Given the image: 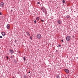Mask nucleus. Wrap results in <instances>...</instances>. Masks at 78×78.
<instances>
[{
    "instance_id": "obj_14",
    "label": "nucleus",
    "mask_w": 78,
    "mask_h": 78,
    "mask_svg": "<svg viewBox=\"0 0 78 78\" xmlns=\"http://www.w3.org/2000/svg\"><path fill=\"white\" fill-rule=\"evenodd\" d=\"M23 59L24 61H25V57H23Z\"/></svg>"
},
{
    "instance_id": "obj_12",
    "label": "nucleus",
    "mask_w": 78,
    "mask_h": 78,
    "mask_svg": "<svg viewBox=\"0 0 78 78\" xmlns=\"http://www.w3.org/2000/svg\"><path fill=\"white\" fill-rule=\"evenodd\" d=\"M57 78H59V76H58V75H57Z\"/></svg>"
},
{
    "instance_id": "obj_26",
    "label": "nucleus",
    "mask_w": 78,
    "mask_h": 78,
    "mask_svg": "<svg viewBox=\"0 0 78 78\" xmlns=\"http://www.w3.org/2000/svg\"><path fill=\"white\" fill-rule=\"evenodd\" d=\"M11 58H12V56H11Z\"/></svg>"
},
{
    "instance_id": "obj_22",
    "label": "nucleus",
    "mask_w": 78,
    "mask_h": 78,
    "mask_svg": "<svg viewBox=\"0 0 78 78\" xmlns=\"http://www.w3.org/2000/svg\"><path fill=\"white\" fill-rule=\"evenodd\" d=\"M61 41L62 42H63V40H62Z\"/></svg>"
},
{
    "instance_id": "obj_20",
    "label": "nucleus",
    "mask_w": 78,
    "mask_h": 78,
    "mask_svg": "<svg viewBox=\"0 0 78 78\" xmlns=\"http://www.w3.org/2000/svg\"><path fill=\"white\" fill-rule=\"evenodd\" d=\"M11 12H12L11 13H12V12L13 11L12 10H11Z\"/></svg>"
},
{
    "instance_id": "obj_19",
    "label": "nucleus",
    "mask_w": 78,
    "mask_h": 78,
    "mask_svg": "<svg viewBox=\"0 0 78 78\" xmlns=\"http://www.w3.org/2000/svg\"><path fill=\"white\" fill-rule=\"evenodd\" d=\"M34 23H36V20H35L34 21Z\"/></svg>"
},
{
    "instance_id": "obj_24",
    "label": "nucleus",
    "mask_w": 78,
    "mask_h": 78,
    "mask_svg": "<svg viewBox=\"0 0 78 78\" xmlns=\"http://www.w3.org/2000/svg\"><path fill=\"white\" fill-rule=\"evenodd\" d=\"M0 15H2V12L0 13Z\"/></svg>"
},
{
    "instance_id": "obj_2",
    "label": "nucleus",
    "mask_w": 78,
    "mask_h": 78,
    "mask_svg": "<svg viewBox=\"0 0 78 78\" xmlns=\"http://www.w3.org/2000/svg\"><path fill=\"white\" fill-rule=\"evenodd\" d=\"M37 38L38 39H41V35L40 34H38L37 36Z\"/></svg>"
},
{
    "instance_id": "obj_10",
    "label": "nucleus",
    "mask_w": 78,
    "mask_h": 78,
    "mask_svg": "<svg viewBox=\"0 0 78 78\" xmlns=\"http://www.w3.org/2000/svg\"><path fill=\"white\" fill-rule=\"evenodd\" d=\"M66 17H67V18L68 19V18H69V17H70V16H66Z\"/></svg>"
},
{
    "instance_id": "obj_6",
    "label": "nucleus",
    "mask_w": 78,
    "mask_h": 78,
    "mask_svg": "<svg viewBox=\"0 0 78 78\" xmlns=\"http://www.w3.org/2000/svg\"><path fill=\"white\" fill-rule=\"evenodd\" d=\"M2 34L3 36H5V33L4 32H2Z\"/></svg>"
},
{
    "instance_id": "obj_5",
    "label": "nucleus",
    "mask_w": 78,
    "mask_h": 78,
    "mask_svg": "<svg viewBox=\"0 0 78 78\" xmlns=\"http://www.w3.org/2000/svg\"><path fill=\"white\" fill-rule=\"evenodd\" d=\"M6 27H7V29H9V28H10L9 25L8 24L7 25Z\"/></svg>"
},
{
    "instance_id": "obj_16",
    "label": "nucleus",
    "mask_w": 78,
    "mask_h": 78,
    "mask_svg": "<svg viewBox=\"0 0 78 78\" xmlns=\"http://www.w3.org/2000/svg\"><path fill=\"white\" fill-rule=\"evenodd\" d=\"M0 38H1V39H2V36H0Z\"/></svg>"
},
{
    "instance_id": "obj_15",
    "label": "nucleus",
    "mask_w": 78,
    "mask_h": 78,
    "mask_svg": "<svg viewBox=\"0 0 78 78\" xmlns=\"http://www.w3.org/2000/svg\"><path fill=\"white\" fill-rule=\"evenodd\" d=\"M30 39H31H31H32V37H30Z\"/></svg>"
},
{
    "instance_id": "obj_3",
    "label": "nucleus",
    "mask_w": 78,
    "mask_h": 78,
    "mask_svg": "<svg viewBox=\"0 0 78 78\" xmlns=\"http://www.w3.org/2000/svg\"><path fill=\"white\" fill-rule=\"evenodd\" d=\"M4 5V3L3 2H2L1 3V4H0V6L1 7H3Z\"/></svg>"
},
{
    "instance_id": "obj_13",
    "label": "nucleus",
    "mask_w": 78,
    "mask_h": 78,
    "mask_svg": "<svg viewBox=\"0 0 78 78\" xmlns=\"http://www.w3.org/2000/svg\"><path fill=\"white\" fill-rule=\"evenodd\" d=\"M62 3H65V1L64 0H63L62 1Z\"/></svg>"
},
{
    "instance_id": "obj_17",
    "label": "nucleus",
    "mask_w": 78,
    "mask_h": 78,
    "mask_svg": "<svg viewBox=\"0 0 78 78\" xmlns=\"http://www.w3.org/2000/svg\"><path fill=\"white\" fill-rule=\"evenodd\" d=\"M41 21H42V22H44V21L42 20H41Z\"/></svg>"
},
{
    "instance_id": "obj_4",
    "label": "nucleus",
    "mask_w": 78,
    "mask_h": 78,
    "mask_svg": "<svg viewBox=\"0 0 78 78\" xmlns=\"http://www.w3.org/2000/svg\"><path fill=\"white\" fill-rule=\"evenodd\" d=\"M65 72H66L67 73H69V71L67 69H66L65 70Z\"/></svg>"
},
{
    "instance_id": "obj_9",
    "label": "nucleus",
    "mask_w": 78,
    "mask_h": 78,
    "mask_svg": "<svg viewBox=\"0 0 78 78\" xmlns=\"http://www.w3.org/2000/svg\"><path fill=\"white\" fill-rule=\"evenodd\" d=\"M10 52L11 53H14V52L13 51V50H10Z\"/></svg>"
},
{
    "instance_id": "obj_23",
    "label": "nucleus",
    "mask_w": 78,
    "mask_h": 78,
    "mask_svg": "<svg viewBox=\"0 0 78 78\" xmlns=\"http://www.w3.org/2000/svg\"><path fill=\"white\" fill-rule=\"evenodd\" d=\"M6 58H7V59H8V57L6 56Z\"/></svg>"
},
{
    "instance_id": "obj_11",
    "label": "nucleus",
    "mask_w": 78,
    "mask_h": 78,
    "mask_svg": "<svg viewBox=\"0 0 78 78\" xmlns=\"http://www.w3.org/2000/svg\"><path fill=\"white\" fill-rule=\"evenodd\" d=\"M26 33L27 34V35H28V36H29V33H28V32H26Z\"/></svg>"
},
{
    "instance_id": "obj_1",
    "label": "nucleus",
    "mask_w": 78,
    "mask_h": 78,
    "mask_svg": "<svg viewBox=\"0 0 78 78\" xmlns=\"http://www.w3.org/2000/svg\"><path fill=\"white\" fill-rule=\"evenodd\" d=\"M70 37L69 36H67L66 37V41H70Z\"/></svg>"
},
{
    "instance_id": "obj_27",
    "label": "nucleus",
    "mask_w": 78,
    "mask_h": 78,
    "mask_svg": "<svg viewBox=\"0 0 78 78\" xmlns=\"http://www.w3.org/2000/svg\"><path fill=\"white\" fill-rule=\"evenodd\" d=\"M15 41H16H16H16V40H15Z\"/></svg>"
},
{
    "instance_id": "obj_21",
    "label": "nucleus",
    "mask_w": 78,
    "mask_h": 78,
    "mask_svg": "<svg viewBox=\"0 0 78 78\" xmlns=\"http://www.w3.org/2000/svg\"><path fill=\"white\" fill-rule=\"evenodd\" d=\"M58 46H59V47H61V45H60V44H59V45H58Z\"/></svg>"
},
{
    "instance_id": "obj_25",
    "label": "nucleus",
    "mask_w": 78,
    "mask_h": 78,
    "mask_svg": "<svg viewBox=\"0 0 78 78\" xmlns=\"http://www.w3.org/2000/svg\"><path fill=\"white\" fill-rule=\"evenodd\" d=\"M30 71L29 72H28V73H30Z\"/></svg>"
},
{
    "instance_id": "obj_7",
    "label": "nucleus",
    "mask_w": 78,
    "mask_h": 78,
    "mask_svg": "<svg viewBox=\"0 0 78 78\" xmlns=\"http://www.w3.org/2000/svg\"><path fill=\"white\" fill-rule=\"evenodd\" d=\"M58 23L59 24H61V21L60 20H58Z\"/></svg>"
},
{
    "instance_id": "obj_18",
    "label": "nucleus",
    "mask_w": 78,
    "mask_h": 78,
    "mask_svg": "<svg viewBox=\"0 0 78 78\" xmlns=\"http://www.w3.org/2000/svg\"><path fill=\"white\" fill-rule=\"evenodd\" d=\"M37 4H40V2H38L37 3Z\"/></svg>"
},
{
    "instance_id": "obj_8",
    "label": "nucleus",
    "mask_w": 78,
    "mask_h": 78,
    "mask_svg": "<svg viewBox=\"0 0 78 78\" xmlns=\"http://www.w3.org/2000/svg\"><path fill=\"white\" fill-rule=\"evenodd\" d=\"M39 17H37L36 18V20H39Z\"/></svg>"
}]
</instances>
